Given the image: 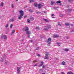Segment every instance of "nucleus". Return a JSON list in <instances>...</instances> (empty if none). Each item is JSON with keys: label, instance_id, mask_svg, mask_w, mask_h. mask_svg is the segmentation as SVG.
I'll list each match as a JSON object with an SVG mask.
<instances>
[{"label": "nucleus", "instance_id": "f257e3e1", "mask_svg": "<svg viewBox=\"0 0 74 74\" xmlns=\"http://www.w3.org/2000/svg\"><path fill=\"white\" fill-rule=\"evenodd\" d=\"M19 12H20L21 14L20 15V16L18 17V19L21 20L22 19V16H23V15H24V13H23V11L22 10H20L19 11Z\"/></svg>", "mask_w": 74, "mask_h": 74}, {"label": "nucleus", "instance_id": "f03ea898", "mask_svg": "<svg viewBox=\"0 0 74 74\" xmlns=\"http://www.w3.org/2000/svg\"><path fill=\"white\" fill-rule=\"evenodd\" d=\"M49 28H51V26H50V27H49L48 25H47V26H45L44 28V29L46 31H47L48 29H49Z\"/></svg>", "mask_w": 74, "mask_h": 74}, {"label": "nucleus", "instance_id": "7ed1b4c3", "mask_svg": "<svg viewBox=\"0 0 74 74\" xmlns=\"http://www.w3.org/2000/svg\"><path fill=\"white\" fill-rule=\"evenodd\" d=\"M46 53L47 54H46V56H45V59H49V57L48 56L49 55V54L48 52H46Z\"/></svg>", "mask_w": 74, "mask_h": 74}, {"label": "nucleus", "instance_id": "20e7f679", "mask_svg": "<svg viewBox=\"0 0 74 74\" xmlns=\"http://www.w3.org/2000/svg\"><path fill=\"white\" fill-rule=\"evenodd\" d=\"M51 40H52V39H51V38H49L48 39V40L47 41V42L48 44H51Z\"/></svg>", "mask_w": 74, "mask_h": 74}, {"label": "nucleus", "instance_id": "39448f33", "mask_svg": "<svg viewBox=\"0 0 74 74\" xmlns=\"http://www.w3.org/2000/svg\"><path fill=\"white\" fill-rule=\"evenodd\" d=\"M20 69H21V68L20 67H18L17 68V73L18 74H19V73H20V71L19 70Z\"/></svg>", "mask_w": 74, "mask_h": 74}, {"label": "nucleus", "instance_id": "423d86ee", "mask_svg": "<svg viewBox=\"0 0 74 74\" xmlns=\"http://www.w3.org/2000/svg\"><path fill=\"white\" fill-rule=\"evenodd\" d=\"M53 37H54V38H58V37H59V35H54V36H53Z\"/></svg>", "mask_w": 74, "mask_h": 74}, {"label": "nucleus", "instance_id": "0eeeda50", "mask_svg": "<svg viewBox=\"0 0 74 74\" xmlns=\"http://www.w3.org/2000/svg\"><path fill=\"white\" fill-rule=\"evenodd\" d=\"M54 4H55V3L53 1H51V5H54Z\"/></svg>", "mask_w": 74, "mask_h": 74}, {"label": "nucleus", "instance_id": "6e6552de", "mask_svg": "<svg viewBox=\"0 0 74 74\" xmlns=\"http://www.w3.org/2000/svg\"><path fill=\"white\" fill-rule=\"evenodd\" d=\"M29 30V28L27 27H25V31H28Z\"/></svg>", "mask_w": 74, "mask_h": 74}, {"label": "nucleus", "instance_id": "1a4fd4ad", "mask_svg": "<svg viewBox=\"0 0 74 74\" xmlns=\"http://www.w3.org/2000/svg\"><path fill=\"white\" fill-rule=\"evenodd\" d=\"M43 63H44V62H43V61H42L41 62V64H40V65H39V66L40 67L41 66H43Z\"/></svg>", "mask_w": 74, "mask_h": 74}, {"label": "nucleus", "instance_id": "9d476101", "mask_svg": "<svg viewBox=\"0 0 74 74\" xmlns=\"http://www.w3.org/2000/svg\"><path fill=\"white\" fill-rule=\"evenodd\" d=\"M3 39H7V36L6 35H4L3 36Z\"/></svg>", "mask_w": 74, "mask_h": 74}, {"label": "nucleus", "instance_id": "9b49d317", "mask_svg": "<svg viewBox=\"0 0 74 74\" xmlns=\"http://www.w3.org/2000/svg\"><path fill=\"white\" fill-rule=\"evenodd\" d=\"M30 19L31 21H33V20H34V18H33V17L31 16L30 17Z\"/></svg>", "mask_w": 74, "mask_h": 74}, {"label": "nucleus", "instance_id": "f8f14e48", "mask_svg": "<svg viewBox=\"0 0 74 74\" xmlns=\"http://www.w3.org/2000/svg\"><path fill=\"white\" fill-rule=\"evenodd\" d=\"M41 5L40 4H38V8H39V9L41 8Z\"/></svg>", "mask_w": 74, "mask_h": 74}, {"label": "nucleus", "instance_id": "ddd939ff", "mask_svg": "<svg viewBox=\"0 0 74 74\" xmlns=\"http://www.w3.org/2000/svg\"><path fill=\"white\" fill-rule=\"evenodd\" d=\"M3 5H4V3H3V2H1V7H3Z\"/></svg>", "mask_w": 74, "mask_h": 74}, {"label": "nucleus", "instance_id": "4468645a", "mask_svg": "<svg viewBox=\"0 0 74 74\" xmlns=\"http://www.w3.org/2000/svg\"><path fill=\"white\" fill-rule=\"evenodd\" d=\"M66 26H69L70 25L69 23H65Z\"/></svg>", "mask_w": 74, "mask_h": 74}, {"label": "nucleus", "instance_id": "2eb2a0df", "mask_svg": "<svg viewBox=\"0 0 74 74\" xmlns=\"http://www.w3.org/2000/svg\"><path fill=\"white\" fill-rule=\"evenodd\" d=\"M14 18H12V19H10V20L9 21L10 22H14Z\"/></svg>", "mask_w": 74, "mask_h": 74}, {"label": "nucleus", "instance_id": "dca6fc26", "mask_svg": "<svg viewBox=\"0 0 74 74\" xmlns=\"http://www.w3.org/2000/svg\"><path fill=\"white\" fill-rule=\"evenodd\" d=\"M56 3L57 4H59L60 3H61V1H58L56 2Z\"/></svg>", "mask_w": 74, "mask_h": 74}, {"label": "nucleus", "instance_id": "f3484780", "mask_svg": "<svg viewBox=\"0 0 74 74\" xmlns=\"http://www.w3.org/2000/svg\"><path fill=\"white\" fill-rule=\"evenodd\" d=\"M34 5L35 7H37V3H34Z\"/></svg>", "mask_w": 74, "mask_h": 74}, {"label": "nucleus", "instance_id": "a211bd4d", "mask_svg": "<svg viewBox=\"0 0 74 74\" xmlns=\"http://www.w3.org/2000/svg\"><path fill=\"white\" fill-rule=\"evenodd\" d=\"M43 20L45 21V22H48V20L46 19H45V18H43Z\"/></svg>", "mask_w": 74, "mask_h": 74}, {"label": "nucleus", "instance_id": "6ab92c4d", "mask_svg": "<svg viewBox=\"0 0 74 74\" xmlns=\"http://www.w3.org/2000/svg\"><path fill=\"white\" fill-rule=\"evenodd\" d=\"M62 64L64 66L65 65V62H64V61L62 62Z\"/></svg>", "mask_w": 74, "mask_h": 74}, {"label": "nucleus", "instance_id": "aec40b11", "mask_svg": "<svg viewBox=\"0 0 74 74\" xmlns=\"http://www.w3.org/2000/svg\"><path fill=\"white\" fill-rule=\"evenodd\" d=\"M15 32V30H13L12 31L11 33V35H12Z\"/></svg>", "mask_w": 74, "mask_h": 74}, {"label": "nucleus", "instance_id": "412c9836", "mask_svg": "<svg viewBox=\"0 0 74 74\" xmlns=\"http://www.w3.org/2000/svg\"><path fill=\"white\" fill-rule=\"evenodd\" d=\"M11 7L12 8H14V4H12Z\"/></svg>", "mask_w": 74, "mask_h": 74}, {"label": "nucleus", "instance_id": "4be33fe9", "mask_svg": "<svg viewBox=\"0 0 74 74\" xmlns=\"http://www.w3.org/2000/svg\"><path fill=\"white\" fill-rule=\"evenodd\" d=\"M36 29L37 30H39V29H40V28L38 27H36Z\"/></svg>", "mask_w": 74, "mask_h": 74}, {"label": "nucleus", "instance_id": "5701e85b", "mask_svg": "<svg viewBox=\"0 0 74 74\" xmlns=\"http://www.w3.org/2000/svg\"><path fill=\"white\" fill-rule=\"evenodd\" d=\"M69 37L67 36H65V39H69Z\"/></svg>", "mask_w": 74, "mask_h": 74}, {"label": "nucleus", "instance_id": "b1692460", "mask_svg": "<svg viewBox=\"0 0 74 74\" xmlns=\"http://www.w3.org/2000/svg\"><path fill=\"white\" fill-rule=\"evenodd\" d=\"M5 27H8V24H6V25Z\"/></svg>", "mask_w": 74, "mask_h": 74}, {"label": "nucleus", "instance_id": "393cba45", "mask_svg": "<svg viewBox=\"0 0 74 74\" xmlns=\"http://www.w3.org/2000/svg\"><path fill=\"white\" fill-rule=\"evenodd\" d=\"M26 33L27 34H30V32H29V31H27L26 32Z\"/></svg>", "mask_w": 74, "mask_h": 74}, {"label": "nucleus", "instance_id": "a878e982", "mask_svg": "<svg viewBox=\"0 0 74 74\" xmlns=\"http://www.w3.org/2000/svg\"><path fill=\"white\" fill-rule=\"evenodd\" d=\"M34 0H30L29 1L30 3H32V2H33V1H34Z\"/></svg>", "mask_w": 74, "mask_h": 74}, {"label": "nucleus", "instance_id": "bb28decb", "mask_svg": "<svg viewBox=\"0 0 74 74\" xmlns=\"http://www.w3.org/2000/svg\"><path fill=\"white\" fill-rule=\"evenodd\" d=\"M68 1L69 2H70L71 3L73 1L72 0H68Z\"/></svg>", "mask_w": 74, "mask_h": 74}, {"label": "nucleus", "instance_id": "cd10ccee", "mask_svg": "<svg viewBox=\"0 0 74 74\" xmlns=\"http://www.w3.org/2000/svg\"><path fill=\"white\" fill-rule=\"evenodd\" d=\"M12 26H13V25H12V24H11L10 25V28L11 29L12 27Z\"/></svg>", "mask_w": 74, "mask_h": 74}, {"label": "nucleus", "instance_id": "c85d7f7f", "mask_svg": "<svg viewBox=\"0 0 74 74\" xmlns=\"http://www.w3.org/2000/svg\"><path fill=\"white\" fill-rule=\"evenodd\" d=\"M65 51H69V49H65Z\"/></svg>", "mask_w": 74, "mask_h": 74}, {"label": "nucleus", "instance_id": "c756f323", "mask_svg": "<svg viewBox=\"0 0 74 74\" xmlns=\"http://www.w3.org/2000/svg\"><path fill=\"white\" fill-rule=\"evenodd\" d=\"M37 56L39 57H40V56H41L39 54H37Z\"/></svg>", "mask_w": 74, "mask_h": 74}, {"label": "nucleus", "instance_id": "7c9ffc66", "mask_svg": "<svg viewBox=\"0 0 74 74\" xmlns=\"http://www.w3.org/2000/svg\"><path fill=\"white\" fill-rule=\"evenodd\" d=\"M51 16H55V15L53 14H51Z\"/></svg>", "mask_w": 74, "mask_h": 74}, {"label": "nucleus", "instance_id": "2f4dec72", "mask_svg": "<svg viewBox=\"0 0 74 74\" xmlns=\"http://www.w3.org/2000/svg\"><path fill=\"white\" fill-rule=\"evenodd\" d=\"M27 22H28V23H30V20L29 19L27 20Z\"/></svg>", "mask_w": 74, "mask_h": 74}, {"label": "nucleus", "instance_id": "473e14b6", "mask_svg": "<svg viewBox=\"0 0 74 74\" xmlns=\"http://www.w3.org/2000/svg\"><path fill=\"white\" fill-rule=\"evenodd\" d=\"M69 11H73V10L71 9H69L68 10Z\"/></svg>", "mask_w": 74, "mask_h": 74}, {"label": "nucleus", "instance_id": "72a5a7b5", "mask_svg": "<svg viewBox=\"0 0 74 74\" xmlns=\"http://www.w3.org/2000/svg\"><path fill=\"white\" fill-rule=\"evenodd\" d=\"M57 44H58L59 46H60V43H57Z\"/></svg>", "mask_w": 74, "mask_h": 74}, {"label": "nucleus", "instance_id": "f704fd0d", "mask_svg": "<svg viewBox=\"0 0 74 74\" xmlns=\"http://www.w3.org/2000/svg\"><path fill=\"white\" fill-rule=\"evenodd\" d=\"M60 16H61V17H62V16H63V15H62V14H60Z\"/></svg>", "mask_w": 74, "mask_h": 74}, {"label": "nucleus", "instance_id": "c9c22d12", "mask_svg": "<svg viewBox=\"0 0 74 74\" xmlns=\"http://www.w3.org/2000/svg\"><path fill=\"white\" fill-rule=\"evenodd\" d=\"M36 50H38L39 49V47H38L37 48L35 49Z\"/></svg>", "mask_w": 74, "mask_h": 74}, {"label": "nucleus", "instance_id": "e433bc0d", "mask_svg": "<svg viewBox=\"0 0 74 74\" xmlns=\"http://www.w3.org/2000/svg\"><path fill=\"white\" fill-rule=\"evenodd\" d=\"M71 33H74V31L72 30V31H71Z\"/></svg>", "mask_w": 74, "mask_h": 74}, {"label": "nucleus", "instance_id": "4c0bfd02", "mask_svg": "<svg viewBox=\"0 0 74 74\" xmlns=\"http://www.w3.org/2000/svg\"><path fill=\"white\" fill-rule=\"evenodd\" d=\"M1 62H3V59H1Z\"/></svg>", "mask_w": 74, "mask_h": 74}, {"label": "nucleus", "instance_id": "58836bf2", "mask_svg": "<svg viewBox=\"0 0 74 74\" xmlns=\"http://www.w3.org/2000/svg\"><path fill=\"white\" fill-rule=\"evenodd\" d=\"M24 18H27V16H24Z\"/></svg>", "mask_w": 74, "mask_h": 74}, {"label": "nucleus", "instance_id": "ea45409f", "mask_svg": "<svg viewBox=\"0 0 74 74\" xmlns=\"http://www.w3.org/2000/svg\"><path fill=\"white\" fill-rule=\"evenodd\" d=\"M5 63H6V64H7V61H5Z\"/></svg>", "mask_w": 74, "mask_h": 74}, {"label": "nucleus", "instance_id": "a19ab883", "mask_svg": "<svg viewBox=\"0 0 74 74\" xmlns=\"http://www.w3.org/2000/svg\"><path fill=\"white\" fill-rule=\"evenodd\" d=\"M61 73L62 74H65L64 72H62Z\"/></svg>", "mask_w": 74, "mask_h": 74}, {"label": "nucleus", "instance_id": "79ce46f5", "mask_svg": "<svg viewBox=\"0 0 74 74\" xmlns=\"http://www.w3.org/2000/svg\"><path fill=\"white\" fill-rule=\"evenodd\" d=\"M58 25H59V26H61V24H59Z\"/></svg>", "mask_w": 74, "mask_h": 74}, {"label": "nucleus", "instance_id": "37998d69", "mask_svg": "<svg viewBox=\"0 0 74 74\" xmlns=\"http://www.w3.org/2000/svg\"><path fill=\"white\" fill-rule=\"evenodd\" d=\"M42 68H43V69L44 68H45V66H42Z\"/></svg>", "mask_w": 74, "mask_h": 74}, {"label": "nucleus", "instance_id": "c03bdc74", "mask_svg": "<svg viewBox=\"0 0 74 74\" xmlns=\"http://www.w3.org/2000/svg\"><path fill=\"white\" fill-rule=\"evenodd\" d=\"M30 41L31 42H33V40H31Z\"/></svg>", "mask_w": 74, "mask_h": 74}, {"label": "nucleus", "instance_id": "a18cd8bd", "mask_svg": "<svg viewBox=\"0 0 74 74\" xmlns=\"http://www.w3.org/2000/svg\"><path fill=\"white\" fill-rule=\"evenodd\" d=\"M34 66H37V64H36L35 65H34Z\"/></svg>", "mask_w": 74, "mask_h": 74}, {"label": "nucleus", "instance_id": "49530a36", "mask_svg": "<svg viewBox=\"0 0 74 74\" xmlns=\"http://www.w3.org/2000/svg\"><path fill=\"white\" fill-rule=\"evenodd\" d=\"M44 14H45V13H46V12H45V11H44Z\"/></svg>", "mask_w": 74, "mask_h": 74}, {"label": "nucleus", "instance_id": "de8ad7c7", "mask_svg": "<svg viewBox=\"0 0 74 74\" xmlns=\"http://www.w3.org/2000/svg\"><path fill=\"white\" fill-rule=\"evenodd\" d=\"M31 12H33V11H30Z\"/></svg>", "mask_w": 74, "mask_h": 74}, {"label": "nucleus", "instance_id": "09e8293b", "mask_svg": "<svg viewBox=\"0 0 74 74\" xmlns=\"http://www.w3.org/2000/svg\"><path fill=\"white\" fill-rule=\"evenodd\" d=\"M28 37H30V36H29V35L28 36Z\"/></svg>", "mask_w": 74, "mask_h": 74}, {"label": "nucleus", "instance_id": "8fccbe9b", "mask_svg": "<svg viewBox=\"0 0 74 74\" xmlns=\"http://www.w3.org/2000/svg\"><path fill=\"white\" fill-rule=\"evenodd\" d=\"M52 18H55V17H52Z\"/></svg>", "mask_w": 74, "mask_h": 74}, {"label": "nucleus", "instance_id": "3c124183", "mask_svg": "<svg viewBox=\"0 0 74 74\" xmlns=\"http://www.w3.org/2000/svg\"><path fill=\"white\" fill-rule=\"evenodd\" d=\"M71 26H73V25H71Z\"/></svg>", "mask_w": 74, "mask_h": 74}, {"label": "nucleus", "instance_id": "603ef678", "mask_svg": "<svg viewBox=\"0 0 74 74\" xmlns=\"http://www.w3.org/2000/svg\"><path fill=\"white\" fill-rule=\"evenodd\" d=\"M18 0H16V1H18Z\"/></svg>", "mask_w": 74, "mask_h": 74}, {"label": "nucleus", "instance_id": "864d4df0", "mask_svg": "<svg viewBox=\"0 0 74 74\" xmlns=\"http://www.w3.org/2000/svg\"><path fill=\"white\" fill-rule=\"evenodd\" d=\"M36 61H37L36 60H35V62H36Z\"/></svg>", "mask_w": 74, "mask_h": 74}]
</instances>
